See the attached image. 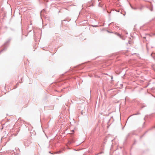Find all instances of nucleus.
Returning a JSON list of instances; mask_svg holds the SVG:
<instances>
[{"mask_svg":"<svg viewBox=\"0 0 155 155\" xmlns=\"http://www.w3.org/2000/svg\"><path fill=\"white\" fill-rule=\"evenodd\" d=\"M107 76H108L109 77V78H107V80H109V79H110V81H113V77L112 75H108V74H107Z\"/></svg>","mask_w":155,"mask_h":155,"instance_id":"1","label":"nucleus"},{"mask_svg":"<svg viewBox=\"0 0 155 155\" xmlns=\"http://www.w3.org/2000/svg\"><path fill=\"white\" fill-rule=\"evenodd\" d=\"M149 44L148 43H147L146 44V48H147V51H148V48H149Z\"/></svg>","mask_w":155,"mask_h":155,"instance_id":"2","label":"nucleus"},{"mask_svg":"<svg viewBox=\"0 0 155 155\" xmlns=\"http://www.w3.org/2000/svg\"><path fill=\"white\" fill-rule=\"evenodd\" d=\"M143 6H142L141 7H140V10H141L143 8Z\"/></svg>","mask_w":155,"mask_h":155,"instance_id":"3","label":"nucleus"},{"mask_svg":"<svg viewBox=\"0 0 155 155\" xmlns=\"http://www.w3.org/2000/svg\"><path fill=\"white\" fill-rule=\"evenodd\" d=\"M131 8L133 9H136V8H134L132 7H131Z\"/></svg>","mask_w":155,"mask_h":155,"instance_id":"4","label":"nucleus"},{"mask_svg":"<svg viewBox=\"0 0 155 155\" xmlns=\"http://www.w3.org/2000/svg\"><path fill=\"white\" fill-rule=\"evenodd\" d=\"M117 34V35H118V36H120V34Z\"/></svg>","mask_w":155,"mask_h":155,"instance_id":"5","label":"nucleus"},{"mask_svg":"<svg viewBox=\"0 0 155 155\" xmlns=\"http://www.w3.org/2000/svg\"><path fill=\"white\" fill-rule=\"evenodd\" d=\"M107 32H109V33H110V31H108V30H107Z\"/></svg>","mask_w":155,"mask_h":155,"instance_id":"6","label":"nucleus"},{"mask_svg":"<svg viewBox=\"0 0 155 155\" xmlns=\"http://www.w3.org/2000/svg\"><path fill=\"white\" fill-rule=\"evenodd\" d=\"M153 127L155 128V126L154 127Z\"/></svg>","mask_w":155,"mask_h":155,"instance_id":"7","label":"nucleus"},{"mask_svg":"<svg viewBox=\"0 0 155 155\" xmlns=\"http://www.w3.org/2000/svg\"><path fill=\"white\" fill-rule=\"evenodd\" d=\"M154 35H155V33H154Z\"/></svg>","mask_w":155,"mask_h":155,"instance_id":"8","label":"nucleus"},{"mask_svg":"<svg viewBox=\"0 0 155 155\" xmlns=\"http://www.w3.org/2000/svg\"><path fill=\"white\" fill-rule=\"evenodd\" d=\"M154 70H155V69Z\"/></svg>","mask_w":155,"mask_h":155,"instance_id":"9","label":"nucleus"}]
</instances>
